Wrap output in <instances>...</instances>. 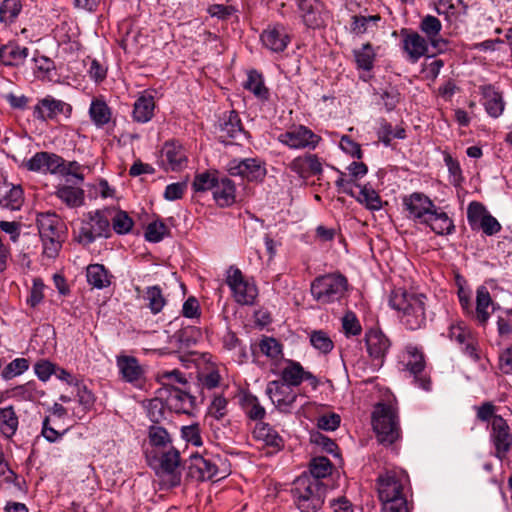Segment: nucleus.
Returning <instances> with one entry per match:
<instances>
[{"label":"nucleus","mask_w":512,"mask_h":512,"mask_svg":"<svg viewBox=\"0 0 512 512\" xmlns=\"http://www.w3.org/2000/svg\"><path fill=\"white\" fill-rule=\"evenodd\" d=\"M389 306L395 311L400 323L411 331L427 324V296L414 290L395 288L389 295Z\"/></svg>","instance_id":"nucleus-1"},{"label":"nucleus","mask_w":512,"mask_h":512,"mask_svg":"<svg viewBox=\"0 0 512 512\" xmlns=\"http://www.w3.org/2000/svg\"><path fill=\"white\" fill-rule=\"evenodd\" d=\"M36 224L42 243L43 256L55 259L67 236L66 224L54 212L38 213Z\"/></svg>","instance_id":"nucleus-2"},{"label":"nucleus","mask_w":512,"mask_h":512,"mask_svg":"<svg viewBox=\"0 0 512 512\" xmlns=\"http://www.w3.org/2000/svg\"><path fill=\"white\" fill-rule=\"evenodd\" d=\"M113 209H97L83 215L80 225L75 232V240L83 245L89 246L98 238H109L111 236L110 219Z\"/></svg>","instance_id":"nucleus-3"},{"label":"nucleus","mask_w":512,"mask_h":512,"mask_svg":"<svg viewBox=\"0 0 512 512\" xmlns=\"http://www.w3.org/2000/svg\"><path fill=\"white\" fill-rule=\"evenodd\" d=\"M325 491L321 481L307 475L298 477L291 490L294 503L301 512H317L324 503Z\"/></svg>","instance_id":"nucleus-4"},{"label":"nucleus","mask_w":512,"mask_h":512,"mask_svg":"<svg viewBox=\"0 0 512 512\" xmlns=\"http://www.w3.org/2000/svg\"><path fill=\"white\" fill-rule=\"evenodd\" d=\"M230 474V465L226 458L205 452L192 454L188 467V476L197 481L220 480Z\"/></svg>","instance_id":"nucleus-5"},{"label":"nucleus","mask_w":512,"mask_h":512,"mask_svg":"<svg viewBox=\"0 0 512 512\" xmlns=\"http://www.w3.org/2000/svg\"><path fill=\"white\" fill-rule=\"evenodd\" d=\"M348 290V279L341 273L317 276L310 284L312 298L320 305L340 302Z\"/></svg>","instance_id":"nucleus-6"},{"label":"nucleus","mask_w":512,"mask_h":512,"mask_svg":"<svg viewBox=\"0 0 512 512\" xmlns=\"http://www.w3.org/2000/svg\"><path fill=\"white\" fill-rule=\"evenodd\" d=\"M371 418L373 430L381 444L391 445L400 438L401 428L395 407L386 403H377Z\"/></svg>","instance_id":"nucleus-7"},{"label":"nucleus","mask_w":512,"mask_h":512,"mask_svg":"<svg viewBox=\"0 0 512 512\" xmlns=\"http://www.w3.org/2000/svg\"><path fill=\"white\" fill-rule=\"evenodd\" d=\"M152 459L158 463L153 468L165 487L174 488L181 484V455L174 445L153 453Z\"/></svg>","instance_id":"nucleus-8"},{"label":"nucleus","mask_w":512,"mask_h":512,"mask_svg":"<svg viewBox=\"0 0 512 512\" xmlns=\"http://www.w3.org/2000/svg\"><path fill=\"white\" fill-rule=\"evenodd\" d=\"M409 476L402 469H391L379 474L376 480L378 498L380 501L395 498H407Z\"/></svg>","instance_id":"nucleus-9"},{"label":"nucleus","mask_w":512,"mask_h":512,"mask_svg":"<svg viewBox=\"0 0 512 512\" xmlns=\"http://www.w3.org/2000/svg\"><path fill=\"white\" fill-rule=\"evenodd\" d=\"M226 284L232 297L240 305L252 306L258 296V288L253 279L244 276L242 271L234 266L227 270Z\"/></svg>","instance_id":"nucleus-10"},{"label":"nucleus","mask_w":512,"mask_h":512,"mask_svg":"<svg viewBox=\"0 0 512 512\" xmlns=\"http://www.w3.org/2000/svg\"><path fill=\"white\" fill-rule=\"evenodd\" d=\"M276 368H271L273 374L279 375L280 382H283L291 387H299L302 383L306 382L312 390H316L319 386V379L310 371L305 370L302 364L298 361L291 359H284Z\"/></svg>","instance_id":"nucleus-11"},{"label":"nucleus","mask_w":512,"mask_h":512,"mask_svg":"<svg viewBox=\"0 0 512 512\" xmlns=\"http://www.w3.org/2000/svg\"><path fill=\"white\" fill-rule=\"evenodd\" d=\"M277 140L294 150H314L322 138L305 125H294L285 132L279 134Z\"/></svg>","instance_id":"nucleus-12"},{"label":"nucleus","mask_w":512,"mask_h":512,"mask_svg":"<svg viewBox=\"0 0 512 512\" xmlns=\"http://www.w3.org/2000/svg\"><path fill=\"white\" fill-rule=\"evenodd\" d=\"M489 440L493 447L492 455L504 461L512 449V431L501 415H497L491 423Z\"/></svg>","instance_id":"nucleus-13"},{"label":"nucleus","mask_w":512,"mask_h":512,"mask_svg":"<svg viewBox=\"0 0 512 512\" xmlns=\"http://www.w3.org/2000/svg\"><path fill=\"white\" fill-rule=\"evenodd\" d=\"M403 212L408 220L424 224L436 207L435 203L422 192H413L402 198Z\"/></svg>","instance_id":"nucleus-14"},{"label":"nucleus","mask_w":512,"mask_h":512,"mask_svg":"<svg viewBox=\"0 0 512 512\" xmlns=\"http://www.w3.org/2000/svg\"><path fill=\"white\" fill-rule=\"evenodd\" d=\"M229 175L249 182H261L267 174L266 163L260 158L232 159L227 164Z\"/></svg>","instance_id":"nucleus-15"},{"label":"nucleus","mask_w":512,"mask_h":512,"mask_svg":"<svg viewBox=\"0 0 512 512\" xmlns=\"http://www.w3.org/2000/svg\"><path fill=\"white\" fill-rule=\"evenodd\" d=\"M405 367L414 377V383L424 391H430L432 382L430 375L425 371L426 362L423 351L417 346L408 345L404 355Z\"/></svg>","instance_id":"nucleus-16"},{"label":"nucleus","mask_w":512,"mask_h":512,"mask_svg":"<svg viewBox=\"0 0 512 512\" xmlns=\"http://www.w3.org/2000/svg\"><path fill=\"white\" fill-rule=\"evenodd\" d=\"M400 48L405 59L410 63H417L429 51L430 42L417 31L408 28L400 30Z\"/></svg>","instance_id":"nucleus-17"},{"label":"nucleus","mask_w":512,"mask_h":512,"mask_svg":"<svg viewBox=\"0 0 512 512\" xmlns=\"http://www.w3.org/2000/svg\"><path fill=\"white\" fill-rule=\"evenodd\" d=\"M116 366L120 378L135 388H142L146 383V371L139 360L130 355L120 354L116 356Z\"/></svg>","instance_id":"nucleus-18"},{"label":"nucleus","mask_w":512,"mask_h":512,"mask_svg":"<svg viewBox=\"0 0 512 512\" xmlns=\"http://www.w3.org/2000/svg\"><path fill=\"white\" fill-rule=\"evenodd\" d=\"M187 150L179 140L166 141L161 149L160 165L165 171H181L187 167Z\"/></svg>","instance_id":"nucleus-19"},{"label":"nucleus","mask_w":512,"mask_h":512,"mask_svg":"<svg viewBox=\"0 0 512 512\" xmlns=\"http://www.w3.org/2000/svg\"><path fill=\"white\" fill-rule=\"evenodd\" d=\"M448 337L456 341L460 345L462 352L474 362L480 360L478 341L464 322L459 321L451 324Z\"/></svg>","instance_id":"nucleus-20"},{"label":"nucleus","mask_w":512,"mask_h":512,"mask_svg":"<svg viewBox=\"0 0 512 512\" xmlns=\"http://www.w3.org/2000/svg\"><path fill=\"white\" fill-rule=\"evenodd\" d=\"M266 394L276 409L286 414L292 412L298 398V394L293 390V387L279 380H273L267 384Z\"/></svg>","instance_id":"nucleus-21"},{"label":"nucleus","mask_w":512,"mask_h":512,"mask_svg":"<svg viewBox=\"0 0 512 512\" xmlns=\"http://www.w3.org/2000/svg\"><path fill=\"white\" fill-rule=\"evenodd\" d=\"M365 344L372 366L378 370L383 366L391 345L390 340L381 330L370 329L365 334Z\"/></svg>","instance_id":"nucleus-22"},{"label":"nucleus","mask_w":512,"mask_h":512,"mask_svg":"<svg viewBox=\"0 0 512 512\" xmlns=\"http://www.w3.org/2000/svg\"><path fill=\"white\" fill-rule=\"evenodd\" d=\"M291 34L282 23L268 25L260 34L262 45L273 53H282L291 43Z\"/></svg>","instance_id":"nucleus-23"},{"label":"nucleus","mask_w":512,"mask_h":512,"mask_svg":"<svg viewBox=\"0 0 512 512\" xmlns=\"http://www.w3.org/2000/svg\"><path fill=\"white\" fill-rule=\"evenodd\" d=\"M72 113V106L50 95L40 99L34 107V117L40 121L54 120L59 115L69 118Z\"/></svg>","instance_id":"nucleus-24"},{"label":"nucleus","mask_w":512,"mask_h":512,"mask_svg":"<svg viewBox=\"0 0 512 512\" xmlns=\"http://www.w3.org/2000/svg\"><path fill=\"white\" fill-rule=\"evenodd\" d=\"M169 411L178 414H190L195 406V397L180 388L159 389Z\"/></svg>","instance_id":"nucleus-25"},{"label":"nucleus","mask_w":512,"mask_h":512,"mask_svg":"<svg viewBox=\"0 0 512 512\" xmlns=\"http://www.w3.org/2000/svg\"><path fill=\"white\" fill-rule=\"evenodd\" d=\"M300 17L307 28L318 29L325 25V6L320 0H296Z\"/></svg>","instance_id":"nucleus-26"},{"label":"nucleus","mask_w":512,"mask_h":512,"mask_svg":"<svg viewBox=\"0 0 512 512\" xmlns=\"http://www.w3.org/2000/svg\"><path fill=\"white\" fill-rule=\"evenodd\" d=\"M64 159L52 152L41 151L35 153L30 159L24 162L28 171L42 174H57L63 165Z\"/></svg>","instance_id":"nucleus-27"},{"label":"nucleus","mask_w":512,"mask_h":512,"mask_svg":"<svg viewBox=\"0 0 512 512\" xmlns=\"http://www.w3.org/2000/svg\"><path fill=\"white\" fill-rule=\"evenodd\" d=\"M155 94L153 89H146L138 94L132 110L134 122L144 124L152 120L156 109Z\"/></svg>","instance_id":"nucleus-28"},{"label":"nucleus","mask_w":512,"mask_h":512,"mask_svg":"<svg viewBox=\"0 0 512 512\" xmlns=\"http://www.w3.org/2000/svg\"><path fill=\"white\" fill-rule=\"evenodd\" d=\"M482 95V105L486 113L492 118H499L505 110V101L500 92L494 85L486 84L479 87Z\"/></svg>","instance_id":"nucleus-29"},{"label":"nucleus","mask_w":512,"mask_h":512,"mask_svg":"<svg viewBox=\"0 0 512 512\" xmlns=\"http://www.w3.org/2000/svg\"><path fill=\"white\" fill-rule=\"evenodd\" d=\"M288 167L302 179L319 175L323 171L319 157L316 154L309 153L295 157Z\"/></svg>","instance_id":"nucleus-30"},{"label":"nucleus","mask_w":512,"mask_h":512,"mask_svg":"<svg viewBox=\"0 0 512 512\" xmlns=\"http://www.w3.org/2000/svg\"><path fill=\"white\" fill-rule=\"evenodd\" d=\"M246 135L239 114L232 110L224 113L219 123V139L223 143L236 140Z\"/></svg>","instance_id":"nucleus-31"},{"label":"nucleus","mask_w":512,"mask_h":512,"mask_svg":"<svg viewBox=\"0 0 512 512\" xmlns=\"http://www.w3.org/2000/svg\"><path fill=\"white\" fill-rule=\"evenodd\" d=\"M252 434L256 441L261 442L263 447L269 449L267 454H274L284 447L283 438L267 423H257Z\"/></svg>","instance_id":"nucleus-32"},{"label":"nucleus","mask_w":512,"mask_h":512,"mask_svg":"<svg viewBox=\"0 0 512 512\" xmlns=\"http://www.w3.org/2000/svg\"><path fill=\"white\" fill-rule=\"evenodd\" d=\"M50 415L46 416L42 422L41 435L50 443H55L62 438L68 429L59 432L51 426L52 417L55 419H63L67 416V409L60 403H54L49 409Z\"/></svg>","instance_id":"nucleus-33"},{"label":"nucleus","mask_w":512,"mask_h":512,"mask_svg":"<svg viewBox=\"0 0 512 512\" xmlns=\"http://www.w3.org/2000/svg\"><path fill=\"white\" fill-rule=\"evenodd\" d=\"M419 29L433 48L439 49L447 44V41L440 37L442 23L436 16L425 15L420 21Z\"/></svg>","instance_id":"nucleus-34"},{"label":"nucleus","mask_w":512,"mask_h":512,"mask_svg":"<svg viewBox=\"0 0 512 512\" xmlns=\"http://www.w3.org/2000/svg\"><path fill=\"white\" fill-rule=\"evenodd\" d=\"M423 225L428 226L433 232L438 235H450L455 231L453 220L442 208L436 206L431 215L428 217L427 222Z\"/></svg>","instance_id":"nucleus-35"},{"label":"nucleus","mask_w":512,"mask_h":512,"mask_svg":"<svg viewBox=\"0 0 512 512\" xmlns=\"http://www.w3.org/2000/svg\"><path fill=\"white\" fill-rule=\"evenodd\" d=\"M19 428V415L13 405L0 407V434L6 440H11Z\"/></svg>","instance_id":"nucleus-36"},{"label":"nucleus","mask_w":512,"mask_h":512,"mask_svg":"<svg viewBox=\"0 0 512 512\" xmlns=\"http://www.w3.org/2000/svg\"><path fill=\"white\" fill-rule=\"evenodd\" d=\"M28 55L29 49L16 43L9 42L0 47V61L5 66H20Z\"/></svg>","instance_id":"nucleus-37"},{"label":"nucleus","mask_w":512,"mask_h":512,"mask_svg":"<svg viewBox=\"0 0 512 512\" xmlns=\"http://www.w3.org/2000/svg\"><path fill=\"white\" fill-rule=\"evenodd\" d=\"M213 198L220 207L231 206L236 200L235 183L228 177L220 178L213 191Z\"/></svg>","instance_id":"nucleus-38"},{"label":"nucleus","mask_w":512,"mask_h":512,"mask_svg":"<svg viewBox=\"0 0 512 512\" xmlns=\"http://www.w3.org/2000/svg\"><path fill=\"white\" fill-rule=\"evenodd\" d=\"M147 442L152 448V453H156L174 445L171 434L161 425H150L148 427Z\"/></svg>","instance_id":"nucleus-39"},{"label":"nucleus","mask_w":512,"mask_h":512,"mask_svg":"<svg viewBox=\"0 0 512 512\" xmlns=\"http://www.w3.org/2000/svg\"><path fill=\"white\" fill-rule=\"evenodd\" d=\"M240 406L245 416L251 421H262L266 416V410L261 405L259 399L250 392H244L240 395Z\"/></svg>","instance_id":"nucleus-40"},{"label":"nucleus","mask_w":512,"mask_h":512,"mask_svg":"<svg viewBox=\"0 0 512 512\" xmlns=\"http://www.w3.org/2000/svg\"><path fill=\"white\" fill-rule=\"evenodd\" d=\"M243 86L261 102H266L270 98V92L269 89L265 86L262 73L255 69L248 71L247 79Z\"/></svg>","instance_id":"nucleus-41"},{"label":"nucleus","mask_w":512,"mask_h":512,"mask_svg":"<svg viewBox=\"0 0 512 512\" xmlns=\"http://www.w3.org/2000/svg\"><path fill=\"white\" fill-rule=\"evenodd\" d=\"M87 282L97 289H104L111 285L113 275L102 264H90L86 268Z\"/></svg>","instance_id":"nucleus-42"},{"label":"nucleus","mask_w":512,"mask_h":512,"mask_svg":"<svg viewBox=\"0 0 512 512\" xmlns=\"http://www.w3.org/2000/svg\"><path fill=\"white\" fill-rule=\"evenodd\" d=\"M258 348L263 355L271 360L272 368L278 367L280 362L284 361L283 345L277 339L263 336L258 343Z\"/></svg>","instance_id":"nucleus-43"},{"label":"nucleus","mask_w":512,"mask_h":512,"mask_svg":"<svg viewBox=\"0 0 512 512\" xmlns=\"http://www.w3.org/2000/svg\"><path fill=\"white\" fill-rule=\"evenodd\" d=\"M89 116L98 128L107 125L112 118V110L102 98H93L89 107Z\"/></svg>","instance_id":"nucleus-44"},{"label":"nucleus","mask_w":512,"mask_h":512,"mask_svg":"<svg viewBox=\"0 0 512 512\" xmlns=\"http://www.w3.org/2000/svg\"><path fill=\"white\" fill-rule=\"evenodd\" d=\"M376 134L378 140L385 146H390L394 139L406 138V130L402 126L393 127L392 124L384 118L379 119Z\"/></svg>","instance_id":"nucleus-45"},{"label":"nucleus","mask_w":512,"mask_h":512,"mask_svg":"<svg viewBox=\"0 0 512 512\" xmlns=\"http://www.w3.org/2000/svg\"><path fill=\"white\" fill-rule=\"evenodd\" d=\"M8 393L9 397L17 401H36L44 395V391L39 390L34 381L15 386Z\"/></svg>","instance_id":"nucleus-46"},{"label":"nucleus","mask_w":512,"mask_h":512,"mask_svg":"<svg viewBox=\"0 0 512 512\" xmlns=\"http://www.w3.org/2000/svg\"><path fill=\"white\" fill-rule=\"evenodd\" d=\"M56 196L70 208L82 206L85 200L83 189L68 185L59 187Z\"/></svg>","instance_id":"nucleus-47"},{"label":"nucleus","mask_w":512,"mask_h":512,"mask_svg":"<svg viewBox=\"0 0 512 512\" xmlns=\"http://www.w3.org/2000/svg\"><path fill=\"white\" fill-rule=\"evenodd\" d=\"M357 69L371 71L374 67L376 52L371 43L363 44L359 49L353 50Z\"/></svg>","instance_id":"nucleus-48"},{"label":"nucleus","mask_w":512,"mask_h":512,"mask_svg":"<svg viewBox=\"0 0 512 512\" xmlns=\"http://www.w3.org/2000/svg\"><path fill=\"white\" fill-rule=\"evenodd\" d=\"M356 187L359 188V193L355 195V198L360 204L374 211L382 208L381 197L370 185H356Z\"/></svg>","instance_id":"nucleus-49"},{"label":"nucleus","mask_w":512,"mask_h":512,"mask_svg":"<svg viewBox=\"0 0 512 512\" xmlns=\"http://www.w3.org/2000/svg\"><path fill=\"white\" fill-rule=\"evenodd\" d=\"M223 348L228 351H235L234 361L239 364L247 360V352L245 346L242 345L241 340L232 331H227L222 338Z\"/></svg>","instance_id":"nucleus-50"},{"label":"nucleus","mask_w":512,"mask_h":512,"mask_svg":"<svg viewBox=\"0 0 512 512\" xmlns=\"http://www.w3.org/2000/svg\"><path fill=\"white\" fill-rule=\"evenodd\" d=\"M491 305L492 299L489 291L485 287H479L476 296V318L483 325L490 317L489 308Z\"/></svg>","instance_id":"nucleus-51"},{"label":"nucleus","mask_w":512,"mask_h":512,"mask_svg":"<svg viewBox=\"0 0 512 512\" xmlns=\"http://www.w3.org/2000/svg\"><path fill=\"white\" fill-rule=\"evenodd\" d=\"M110 225L111 229H113L116 234L125 235L132 230L134 221L127 212L113 209Z\"/></svg>","instance_id":"nucleus-52"},{"label":"nucleus","mask_w":512,"mask_h":512,"mask_svg":"<svg viewBox=\"0 0 512 512\" xmlns=\"http://www.w3.org/2000/svg\"><path fill=\"white\" fill-rule=\"evenodd\" d=\"M144 299L147 307L153 314H158L166 305V299L160 286L153 285L146 288Z\"/></svg>","instance_id":"nucleus-53"},{"label":"nucleus","mask_w":512,"mask_h":512,"mask_svg":"<svg viewBox=\"0 0 512 512\" xmlns=\"http://www.w3.org/2000/svg\"><path fill=\"white\" fill-rule=\"evenodd\" d=\"M22 10L21 0H3L0 5V22L10 25L15 22Z\"/></svg>","instance_id":"nucleus-54"},{"label":"nucleus","mask_w":512,"mask_h":512,"mask_svg":"<svg viewBox=\"0 0 512 512\" xmlns=\"http://www.w3.org/2000/svg\"><path fill=\"white\" fill-rule=\"evenodd\" d=\"M490 213L480 202L473 201L467 208V220L473 230H478Z\"/></svg>","instance_id":"nucleus-55"},{"label":"nucleus","mask_w":512,"mask_h":512,"mask_svg":"<svg viewBox=\"0 0 512 512\" xmlns=\"http://www.w3.org/2000/svg\"><path fill=\"white\" fill-rule=\"evenodd\" d=\"M310 344L322 354L330 353L334 348V342L324 330H313L309 334Z\"/></svg>","instance_id":"nucleus-56"},{"label":"nucleus","mask_w":512,"mask_h":512,"mask_svg":"<svg viewBox=\"0 0 512 512\" xmlns=\"http://www.w3.org/2000/svg\"><path fill=\"white\" fill-rule=\"evenodd\" d=\"M166 403H164L163 396L159 395L157 391V397L150 400L147 406V414L152 425H160V422L166 418Z\"/></svg>","instance_id":"nucleus-57"},{"label":"nucleus","mask_w":512,"mask_h":512,"mask_svg":"<svg viewBox=\"0 0 512 512\" xmlns=\"http://www.w3.org/2000/svg\"><path fill=\"white\" fill-rule=\"evenodd\" d=\"M24 202L23 190L20 186H13L1 199L0 206L10 211L19 210Z\"/></svg>","instance_id":"nucleus-58"},{"label":"nucleus","mask_w":512,"mask_h":512,"mask_svg":"<svg viewBox=\"0 0 512 512\" xmlns=\"http://www.w3.org/2000/svg\"><path fill=\"white\" fill-rule=\"evenodd\" d=\"M158 382L162 385L160 389L176 388L175 384H186L187 380L178 369L162 370L156 376Z\"/></svg>","instance_id":"nucleus-59"},{"label":"nucleus","mask_w":512,"mask_h":512,"mask_svg":"<svg viewBox=\"0 0 512 512\" xmlns=\"http://www.w3.org/2000/svg\"><path fill=\"white\" fill-rule=\"evenodd\" d=\"M30 367V362L26 358H16L9 362L1 371V377L4 380H11L25 373Z\"/></svg>","instance_id":"nucleus-60"},{"label":"nucleus","mask_w":512,"mask_h":512,"mask_svg":"<svg viewBox=\"0 0 512 512\" xmlns=\"http://www.w3.org/2000/svg\"><path fill=\"white\" fill-rule=\"evenodd\" d=\"M311 478L320 479L329 476L332 472V464L326 457H315L311 460L309 465Z\"/></svg>","instance_id":"nucleus-61"},{"label":"nucleus","mask_w":512,"mask_h":512,"mask_svg":"<svg viewBox=\"0 0 512 512\" xmlns=\"http://www.w3.org/2000/svg\"><path fill=\"white\" fill-rule=\"evenodd\" d=\"M168 234V227L159 219L150 222L145 229V239L152 243L160 242Z\"/></svg>","instance_id":"nucleus-62"},{"label":"nucleus","mask_w":512,"mask_h":512,"mask_svg":"<svg viewBox=\"0 0 512 512\" xmlns=\"http://www.w3.org/2000/svg\"><path fill=\"white\" fill-rule=\"evenodd\" d=\"M218 181L219 178H217L215 173L203 172L196 174L192 186L195 192L214 191Z\"/></svg>","instance_id":"nucleus-63"},{"label":"nucleus","mask_w":512,"mask_h":512,"mask_svg":"<svg viewBox=\"0 0 512 512\" xmlns=\"http://www.w3.org/2000/svg\"><path fill=\"white\" fill-rule=\"evenodd\" d=\"M342 331L346 337L359 336L362 332V326L356 314L352 311H347L342 319Z\"/></svg>","instance_id":"nucleus-64"}]
</instances>
